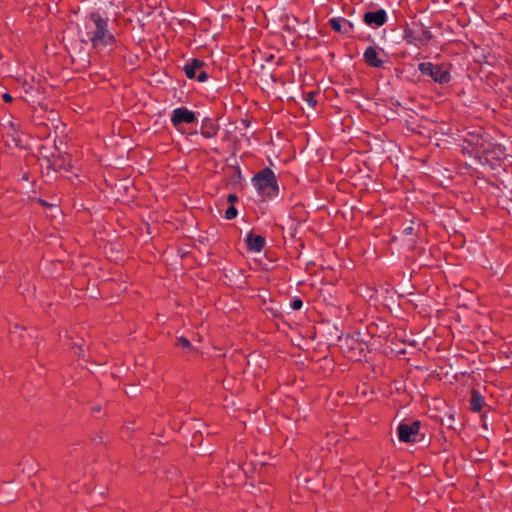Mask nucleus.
Here are the masks:
<instances>
[{"mask_svg":"<svg viewBox=\"0 0 512 512\" xmlns=\"http://www.w3.org/2000/svg\"><path fill=\"white\" fill-rule=\"evenodd\" d=\"M73 350H74V353L79 356V357H83L84 356V350L81 346L79 345H75L73 347Z\"/></svg>","mask_w":512,"mask_h":512,"instance_id":"18","label":"nucleus"},{"mask_svg":"<svg viewBox=\"0 0 512 512\" xmlns=\"http://www.w3.org/2000/svg\"><path fill=\"white\" fill-rule=\"evenodd\" d=\"M247 247L252 252H260L265 246V239L260 235L249 233L245 238Z\"/></svg>","mask_w":512,"mask_h":512,"instance_id":"11","label":"nucleus"},{"mask_svg":"<svg viewBox=\"0 0 512 512\" xmlns=\"http://www.w3.org/2000/svg\"><path fill=\"white\" fill-rule=\"evenodd\" d=\"M420 422L414 421L412 423H406L402 421L398 425V439L401 442L412 443L417 441V437L420 432Z\"/></svg>","mask_w":512,"mask_h":512,"instance_id":"5","label":"nucleus"},{"mask_svg":"<svg viewBox=\"0 0 512 512\" xmlns=\"http://www.w3.org/2000/svg\"><path fill=\"white\" fill-rule=\"evenodd\" d=\"M462 419L463 418H458L459 422L455 423L456 418H441V425L446 426L452 430H458L461 429L464 425Z\"/></svg>","mask_w":512,"mask_h":512,"instance_id":"13","label":"nucleus"},{"mask_svg":"<svg viewBox=\"0 0 512 512\" xmlns=\"http://www.w3.org/2000/svg\"><path fill=\"white\" fill-rule=\"evenodd\" d=\"M237 216V209L234 206H230L225 211V218L228 220H232Z\"/></svg>","mask_w":512,"mask_h":512,"instance_id":"16","label":"nucleus"},{"mask_svg":"<svg viewBox=\"0 0 512 512\" xmlns=\"http://www.w3.org/2000/svg\"><path fill=\"white\" fill-rule=\"evenodd\" d=\"M418 70L424 76H429L435 83L444 85L450 82L451 73L446 64H434L423 62L418 65Z\"/></svg>","mask_w":512,"mask_h":512,"instance_id":"3","label":"nucleus"},{"mask_svg":"<svg viewBox=\"0 0 512 512\" xmlns=\"http://www.w3.org/2000/svg\"><path fill=\"white\" fill-rule=\"evenodd\" d=\"M364 62L373 68H382L387 60V54L383 48L369 46L363 54Z\"/></svg>","mask_w":512,"mask_h":512,"instance_id":"4","label":"nucleus"},{"mask_svg":"<svg viewBox=\"0 0 512 512\" xmlns=\"http://www.w3.org/2000/svg\"><path fill=\"white\" fill-rule=\"evenodd\" d=\"M302 307V301L300 299H294L292 301V308L298 310Z\"/></svg>","mask_w":512,"mask_h":512,"instance_id":"19","label":"nucleus"},{"mask_svg":"<svg viewBox=\"0 0 512 512\" xmlns=\"http://www.w3.org/2000/svg\"><path fill=\"white\" fill-rule=\"evenodd\" d=\"M477 149H478V152H480V153L486 152V148L484 147L483 144L479 145V147Z\"/></svg>","mask_w":512,"mask_h":512,"instance_id":"21","label":"nucleus"},{"mask_svg":"<svg viewBox=\"0 0 512 512\" xmlns=\"http://www.w3.org/2000/svg\"><path fill=\"white\" fill-rule=\"evenodd\" d=\"M253 185L262 196L275 197L279 193L276 176L270 168H264L252 178Z\"/></svg>","mask_w":512,"mask_h":512,"instance_id":"2","label":"nucleus"},{"mask_svg":"<svg viewBox=\"0 0 512 512\" xmlns=\"http://www.w3.org/2000/svg\"><path fill=\"white\" fill-rule=\"evenodd\" d=\"M34 459L29 457L24 460V467L23 471L30 474H34L36 472L35 465H34Z\"/></svg>","mask_w":512,"mask_h":512,"instance_id":"14","label":"nucleus"},{"mask_svg":"<svg viewBox=\"0 0 512 512\" xmlns=\"http://www.w3.org/2000/svg\"><path fill=\"white\" fill-rule=\"evenodd\" d=\"M219 131V125L212 118L205 117L202 120L200 134L207 139L214 138Z\"/></svg>","mask_w":512,"mask_h":512,"instance_id":"10","label":"nucleus"},{"mask_svg":"<svg viewBox=\"0 0 512 512\" xmlns=\"http://www.w3.org/2000/svg\"><path fill=\"white\" fill-rule=\"evenodd\" d=\"M305 101L307 102V104L310 106V107H314L317 103L316 99H315V94L314 92H309L306 96H305Z\"/></svg>","mask_w":512,"mask_h":512,"instance_id":"17","label":"nucleus"},{"mask_svg":"<svg viewBox=\"0 0 512 512\" xmlns=\"http://www.w3.org/2000/svg\"><path fill=\"white\" fill-rule=\"evenodd\" d=\"M363 20L368 26L380 27L386 23L387 13L384 9L369 11L364 14Z\"/></svg>","mask_w":512,"mask_h":512,"instance_id":"8","label":"nucleus"},{"mask_svg":"<svg viewBox=\"0 0 512 512\" xmlns=\"http://www.w3.org/2000/svg\"><path fill=\"white\" fill-rule=\"evenodd\" d=\"M40 203L43 205V206H46L47 205V202L44 201V200H40Z\"/></svg>","mask_w":512,"mask_h":512,"instance_id":"24","label":"nucleus"},{"mask_svg":"<svg viewBox=\"0 0 512 512\" xmlns=\"http://www.w3.org/2000/svg\"><path fill=\"white\" fill-rule=\"evenodd\" d=\"M82 42L90 43L96 50L113 48L116 39L108 28V19L102 17L98 12L91 13L86 17L83 27L79 30Z\"/></svg>","mask_w":512,"mask_h":512,"instance_id":"1","label":"nucleus"},{"mask_svg":"<svg viewBox=\"0 0 512 512\" xmlns=\"http://www.w3.org/2000/svg\"><path fill=\"white\" fill-rule=\"evenodd\" d=\"M331 28L339 33L349 35L353 31V24L345 18L334 17L329 21Z\"/></svg>","mask_w":512,"mask_h":512,"instance_id":"9","label":"nucleus"},{"mask_svg":"<svg viewBox=\"0 0 512 512\" xmlns=\"http://www.w3.org/2000/svg\"><path fill=\"white\" fill-rule=\"evenodd\" d=\"M196 114L186 107H178L172 111L171 123L178 130L181 131L182 124H191L196 121Z\"/></svg>","mask_w":512,"mask_h":512,"instance_id":"6","label":"nucleus"},{"mask_svg":"<svg viewBox=\"0 0 512 512\" xmlns=\"http://www.w3.org/2000/svg\"><path fill=\"white\" fill-rule=\"evenodd\" d=\"M176 345L181 346L188 350L192 349V345H191L190 341L186 337H183V336H180L177 338Z\"/></svg>","mask_w":512,"mask_h":512,"instance_id":"15","label":"nucleus"},{"mask_svg":"<svg viewBox=\"0 0 512 512\" xmlns=\"http://www.w3.org/2000/svg\"><path fill=\"white\" fill-rule=\"evenodd\" d=\"M204 62L199 59H192L184 66V71L189 79H197L199 82H205L208 78L203 70Z\"/></svg>","mask_w":512,"mask_h":512,"instance_id":"7","label":"nucleus"},{"mask_svg":"<svg viewBox=\"0 0 512 512\" xmlns=\"http://www.w3.org/2000/svg\"><path fill=\"white\" fill-rule=\"evenodd\" d=\"M2 98L5 102H11L12 101V96L9 94V93H4L2 95Z\"/></svg>","mask_w":512,"mask_h":512,"instance_id":"20","label":"nucleus"},{"mask_svg":"<svg viewBox=\"0 0 512 512\" xmlns=\"http://www.w3.org/2000/svg\"><path fill=\"white\" fill-rule=\"evenodd\" d=\"M235 199H236V196H235V195H229V197H228V200H229L230 202L235 201Z\"/></svg>","mask_w":512,"mask_h":512,"instance_id":"22","label":"nucleus"},{"mask_svg":"<svg viewBox=\"0 0 512 512\" xmlns=\"http://www.w3.org/2000/svg\"><path fill=\"white\" fill-rule=\"evenodd\" d=\"M408 42H410L409 40V32L408 31H405V37H404Z\"/></svg>","mask_w":512,"mask_h":512,"instance_id":"23","label":"nucleus"},{"mask_svg":"<svg viewBox=\"0 0 512 512\" xmlns=\"http://www.w3.org/2000/svg\"><path fill=\"white\" fill-rule=\"evenodd\" d=\"M484 398L476 391L472 392L470 407L473 413H479L483 407Z\"/></svg>","mask_w":512,"mask_h":512,"instance_id":"12","label":"nucleus"}]
</instances>
